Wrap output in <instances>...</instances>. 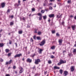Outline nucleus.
Listing matches in <instances>:
<instances>
[{
    "label": "nucleus",
    "instance_id": "nucleus-1",
    "mask_svg": "<svg viewBox=\"0 0 76 76\" xmlns=\"http://www.w3.org/2000/svg\"><path fill=\"white\" fill-rule=\"evenodd\" d=\"M66 63V61H64L62 59H61L60 61V62L58 63V66H60L61 65V64H63L64 63Z\"/></svg>",
    "mask_w": 76,
    "mask_h": 76
},
{
    "label": "nucleus",
    "instance_id": "nucleus-2",
    "mask_svg": "<svg viewBox=\"0 0 76 76\" xmlns=\"http://www.w3.org/2000/svg\"><path fill=\"white\" fill-rule=\"evenodd\" d=\"M45 44V40L44 39L42 42H41L39 44L40 46H42L44 45V44Z\"/></svg>",
    "mask_w": 76,
    "mask_h": 76
},
{
    "label": "nucleus",
    "instance_id": "nucleus-3",
    "mask_svg": "<svg viewBox=\"0 0 76 76\" xmlns=\"http://www.w3.org/2000/svg\"><path fill=\"white\" fill-rule=\"evenodd\" d=\"M39 62H41V60L39 59H37L35 60L34 63L35 64H38Z\"/></svg>",
    "mask_w": 76,
    "mask_h": 76
},
{
    "label": "nucleus",
    "instance_id": "nucleus-4",
    "mask_svg": "<svg viewBox=\"0 0 76 76\" xmlns=\"http://www.w3.org/2000/svg\"><path fill=\"white\" fill-rule=\"evenodd\" d=\"M26 61H27V62L30 63H31V62H32V59L28 58H27V60H26Z\"/></svg>",
    "mask_w": 76,
    "mask_h": 76
},
{
    "label": "nucleus",
    "instance_id": "nucleus-5",
    "mask_svg": "<svg viewBox=\"0 0 76 76\" xmlns=\"http://www.w3.org/2000/svg\"><path fill=\"white\" fill-rule=\"evenodd\" d=\"M75 70V66H72L71 67V72H74Z\"/></svg>",
    "mask_w": 76,
    "mask_h": 76
},
{
    "label": "nucleus",
    "instance_id": "nucleus-6",
    "mask_svg": "<svg viewBox=\"0 0 76 76\" xmlns=\"http://www.w3.org/2000/svg\"><path fill=\"white\" fill-rule=\"evenodd\" d=\"M62 42H63V40H62V39L59 40L58 42H59V45H62Z\"/></svg>",
    "mask_w": 76,
    "mask_h": 76
},
{
    "label": "nucleus",
    "instance_id": "nucleus-7",
    "mask_svg": "<svg viewBox=\"0 0 76 76\" xmlns=\"http://www.w3.org/2000/svg\"><path fill=\"white\" fill-rule=\"evenodd\" d=\"M49 17L50 18H54V15L53 14L49 15Z\"/></svg>",
    "mask_w": 76,
    "mask_h": 76
},
{
    "label": "nucleus",
    "instance_id": "nucleus-8",
    "mask_svg": "<svg viewBox=\"0 0 76 76\" xmlns=\"http://www.w3.org/2000/svg\"><path fill=\"white\" fill-rule=\"evenodd\" d=\"M68 73V72L67 71H65L64 72V76H66L67 75Z\"/></svg>",
    "mask_w": 76,
    "mask_h": 76
},
{
    "label": "nucleus",
    "instance_id": "nucleus-9",
    "mask_svg": "<svg viewBox=\"0 0 76 76\" xmlns=\"http://www.w3.org/2000/svg\"><path fill=\"white\" fill-rule=\"evenodd\" d=\"M38 50H38V52H39V54H41V53H42V51H43V50H42V49H38Z\"/></svg>",
    "mask_w": 76,
    "mask_h": 76
},
{
    "label": "nucleus",
    "instance_id": "nucleus-10",
    "mask_svg": "<svg viewBox=\"0 0 76 76\" xmlns=\"http://www.w3.org/2000/svg\"><path fill=\"white\" fill-rule=\"evenodd\" d=\"M23 72V69L22 67H21V69L19 71V73H22Z\"/></svg>",
    "mask_w": 76,
    "mask_h": 76
},
{
    "label": "nucleus",
    "instance_id": "nucleus-11",
    "mask_svg": "<svg viewBox=\"0 0 76 76\" xmlns=\"http://www.w3.org/2000/svg\"><path fill=\"white\" fill-rule=\"evenodd\" d=\"M72 30H75V29L76 28V25H74L72 26Z\"/></svg>",
    "mask_w": 76,
    "mask_h": 76
},
{
    "label": "nucleus",
    "instance_id": "nucleus-12",
    "mask_svg": "<svg viewBox=\"0 0 76 76\" xmlns=\"http://www.w3.org/2000/svg\"><path fill=\"white\" fill-rule=\"evenodd\" d=\"M1 5L2 7L3 8V7L5 6V4L4 3H3L1 4Z\"/></svg>",
    "mask_w": 76,
    "mask_h": 76
},
{
    "label": "nucleus",
    "instance_id": "nucleus-13",
    "mask_svg": "<svg viewBox=\"0 0 76 76\" xmlns=\"http://www.w3.org/2000/svg\"><path fill=\"white\" fill-rule=\"evenodd\" d=\"M10 51V50L8 49H5V51L7 53L9 52Z\"/></svg>",
    "mask_w": 76,
    "mask_h": 76
},
{
    "label": "nucleus",
    "instance_id": "nucleus-14",
    "mask_svg": "<svg viewBox=\"0 0 76 76\" xmlns=\"http://www.w3.org/2000/svg\"><path fill=\"white\" fill-rule=\"evenodd\" d=\"M54 69H60V67L56 66H54Z\"/></svg>",
    "mask_w": 76,
    "mask_h": 76
},
{
    "label": "nucleus",
    "instance_id": "nucleus-15",
    "mask_svg": "<svg viewBox=\"0 0 76 76\" xmlns=\"http://www.w3.org/2000/svg\"><path fill=\"white\" fill-rule=\"evenodd\" d=\"M16 55L17 56V57H20V56H22L21 54H16Z\"/></svg>",
    "mask_w": 76,
    "mask_h": 76
},
{
    "label": "nucleus",
    "instance_id": "nucleus-16",
    "mask_svg": "<svg viewBox=\"0 0 76 76\" xmlns=\"http://www.w3.org/2000/svg\"><path fill=\"white\" fill-rule=\"evenodd\" d=\"M4 46L3 43H0V47H3Z\"/></svg>",
    "mask_w": 76,
    "mask_h": 76
},
{
    "label": "nucleus",
    "instance_id": "nucleus-17",
    "mask_svg": "<svg viewBox=\"0 0 76 76\" xmlns=\"http://www.w3.org/2000/svg\"><path fill=\"white\" fill-rule=\"evenodd\" d=\"M22 32H23V31L22 30L18 31V33L19 34H22Z\"/></svg>",
    "mask_w": 76,
    "mask_h": 76
},
{
    "label": "nucleus",
    "instance_id": "nucleus-18",
    "mask_svg": "<svg viewBox=\"0 0 76 76\" xmlns=\"http://www.w3.org/2000/svg\"><path fill=\"white\" fill-rule=\"evenodd\" d=\"M43 17V19H44V20H45V19H47V16L46 15H45Z\"/></svg>",
    "mask_w": 76,
    "mask_h": 76
},
{
    "label": "nucleus",
    "instance_id": "nucleus-19",
    "mask_svg": "<svg viewBox=\"0 0 76 76\" xmlns=\"http://www.w3.org/2000/svg\"><path fill=\"white\" fill-rule=\"evenodd\" d=\"M59 72L60 74H62L63 73V70L62 69H60L59 70Z\"/></svg>",
    "mask_w": 76,
    "mask_h": 76
},
{
    "label": "nucleus",
    "instance_id": "nucleus-20",
    "mask_svg": "<svg viewBox=\"0 0 76 76\" xmlns=\"http://www.w3.org/2000/svg\"><path fill=\"white\" fill-rule=\"evenodd\" d=\"M32 12H35V9L34 8H33L31 9Z\"/></svg>",
    "mask_w": 76,
    "mask_h": 76
},
{
    "label": "nucleus",
    "instance_id": "nucleus-21",
    "mask_svg": "<svg viewBox=\"0 0 76 76\" xmlns=\"http://www.w3.org/2000/svg\"><path fill=\"white\" fill-rule=\"evenodd\" d=\"M55 32H56V31L55 30H53L52 31V33L53 34H55Z\"/></svg>",
    "mask_w": 76,
    "mask_h": 76
},
{
    "label": "nucleus",
    "instance_id": "nucleus-22",
    "mask_svg": "<svg viewBox=\"0 0 76 76\" xmlns=\"http://www.w3.org/2000/svg\"><path fill=\"white\" fill-rule=\"evenodd\" d=\"M42 32L41 31H39L38 33V34L39 35H40L41 34Z\"/></svg>",
    "mask_w": 76,
    "mask_h": 76
},
{
    "label": "nucleus",
    "instance_id": "nucleus-23",
    "mask_svg": "<svg viewBox=\"0 0 76 76\" xmlns=\"http://www.w3.org/2000/svg\"><path fill=\"white\" fill-rule=\"evenodd\" d=\"M44 12H45V10H42L41 11V13H44Z\"/></svg>",
    "mask_w": 76,
    "mask_h": 76
},
{
    "label": "nucleus",
    "instance_id": "nucleus-24",
    "mask_svg": "<svg viewBox=\"0 0 76 76\" xmlns=\"http://www.w3.org/2000/svg\"><path fill=\"white\" fill-rule=\"evenodd\" d=\"M39 20H42V16H40L39 18Z\"/></svg>",
    "mask_w": 76,
    "mask_h": 76
},
{
    "label": "nucleus",
    "instance_id": "nucleus-25",
    "mask_svg": "<svg viewBox=\"0 0 76 76\" xmlns=\"http://www.w3.org/2000/svg\"><path fill=\"white\" fill-rule=\"evenodd\" d=\"M51 48L52 49V50H54V49L55 48V46H53L51 47Z\"/></svg>",
    "mask_w": 76,
    "mask_h": 76
},
{
    "label": "nucleus",
    "instance_id": "nucleus-26",
    "mask_svg": "<svg viewBox=\"0 0 76 76\" xmlns=\"http://www.w3.org/2000/svg\"><path fill=\"white\" fill-rule=\"evenodd\" d=\"M12 61V59L10 60V61L8 62L9 63V64H11Z\"/></svg>",
    "mask_w": 76,
    "mask_h": 76
},
{
    "label": "nucleus",
    "instance_id": "nucleus-27",
    "mask_svg": "<svg viewBox=\"0 0 76 76\" xmlns=\"http://www.w3.org/2000/svg\"><path fill=\"white\" fill-rule=\"evenodd\" d=\"M68 56H69L70 57H72V56H73V55L71 53H69Z\"/></svg>",
    "mask_w": 76,
    "mask_h": 76
},
{
    "label": "nucleus",
    "instance_id": "nucleus-28",
    "mask_svg": "<svg viewBox=\"0 0 76 76\" xmlns=\"http://www.w3.org/2000/svg\"><path fill=\"white\" fill-rule=\"evenodd\" d=\"M51 61L50 60H49L48 61V64H51Z\"/></svg>",
    "mask_w": 76,
    "mask_h": 76
},
{
    "label": "nucleus",
    "instance_id": "nucleus-29",
    "mask_svg": "<svg viewBox=\"0 0 76 76\" xmlns=\"http://www.w3.org/2000/svg\"><path fill=\"white\" fill-rule=\"evenodd\" d=\"M38 16H42V14L41 13H39L38 14Z\"/></svg>",
    "mask_w": 76,
    "mask_h": 76
},
{
    "label": "nucleus",
    "instance_id": "nucleus-30",
    "mask_svg": "<svg viewBox=\"0 0 76 76\" xmlns=\"http://www.w3.org/2000/svg\"><path fill=\"white\" fill-rule=\"evenodd\" d=\"M19 5V4H18L17 3H16L14 5V6H18Z\"/></svg>",
    "mask_w": 76,
    "mask_h": 76
},
{
    "label": "nucleus",
    "instance_id": "nucleus-31",
    "mask_svg": "<svg viewBox=\"0 0 76 76\" xmlns=\"http://www.w3.org/2000/svg\"><path fill=\"white\" fill-rule=\"evenodd\" d=\"M37 38L38 40H39L40 39V37H37Z\"/></svg>",
    "mask_w": 76,
    "mask_h": 76
},
{
    "label": "nucleus",
    "instance_id": "nucleus-32",
    "mask_svg": "<svg viewBox=\"0 0 76 76\" xmlns=\"http://www.w3.org/2000/svg\"><path fill=\"white\" fill-rule=\"evenodd\" d=\"M57 17L58 18H60L61 17V15L60 16L57 15Z\"/></svg>",
    "mask_w": 76,
    "mask_h": 76
},
{
    "label": "nucleus",
    "instance_id": "nucleus-33",
    "mask_svg": "<svg viewBox=\"0 0 76 76\" xmlns=\"http://www.w3.org/2000/svg\"><path fill=\"white\" fill-rule=\"evenodd\" d=\"M71 3V1L69 0L67 1V3Z\"/></svg>",
    "mask_w": 76,
    "mask_h": 76
},
{
    "label": "nucleus",
    "instance_id": "nucleus-34",
    "mask_svg": "<svg viewBox=\"0 0 76 76\" xmlns=\"http://www.w3.org/2000/svg\"><path fill=\"white\" fill-rule=\"evenodd\" d=\"M56 36H58V37H59L60 36V35L59 34H58V33H56Z\"/></svg>",
    "mask_w": 76,
    "mask_h": 76
},
{
    "label": "nucleus",
    "instance_id": "nucleus-35",
    "mask_svg": "<svg viewBox=\"0 0 76 76\" xmlns=\"http://www.w3.org/2000/svg\"><path fill=\"white\" fill-rule=\"evenodd\" d=\"M8 64H9V62H6L5 65H7Z\"/></svg>",
    "mask_w": 76,
    "mask_h": 76
},
{
    "label": "nucleus",
    "instance_id": "nucleus-36",
    "mask_svg": "<svg viewBox=\"0 0 76 76\" xmlns=\"http://www.w3.org/2000/svg\"><path fill=\"white\" fill-rule=\"evenodd\" d=\"M1 58V60H0L1 62H3V59H2L1 58Z\"/></svg>",
    "mask_w": 76,
    "mask_h": 76
},
{
    "label": "nucleus",
    "instance_id": "nucleus-37",
    "mask_svg": "<svg viewBox=\"0 0 76 76\" xmlns=\"http://www.w3.org/2000/svg\"><path fill=\"white\" fill-rule=\"evenodd\" d=\"M34 33L35 34H37V30L36 29L35 31H34Z\"/></svg>",
    "mask_w": 76,
    "mask_h": 76
},
{
    "label": "nucleus",
    "instance_id": "nucleus-38",
    "mask_svg": "<svg viewBox=\"0 0 76 76\" xmlns=\"http://www.w3.org/2000/svg\"><path fill=\"white\" fill-rule=\"evenodd\" d=\"M10 9H8L7 10V13H9V12H10Z\"/></svg>",
    "mask_w": 76,
    "mask_h": 76
},
{
    "label": "nucleus",
    "instance_id": "nucleus-39",
    "mask_svg": "<svg viewBox=\"0 0 76 76\" xmlns=\"http://www.w3.org/2000/svg\"><path fill=\"white\" fill-rule=\"evenodd\" d=\"M30 41L31 42H33V41H34L33 40V39H32V38H31Z\"/></svg>",
    "mask_w": 76,
    "mask_h": 76
},
{
    "label": "nucleus",
    "instance_id": "nucleus-40",
    "mask_svg": "<svg viewBox=\"0 0 76 76\" xmlns=\"http://www.w3.org/2000/svg\"><path fill=\"white\" fill-rule=\"evenodd\" d=\"M13 22H11L10 23V25H13Z\"/></svg>",
    "mask_w": 76,
    "mask_h": 76
},
{
    "label": "nucleus",
    "instance_id": "nucleus-41",
    "mask_svg": "<svg viewBox=\"0 0 76 76\" xmlns=\"http://www.w3.org/2000/svg\"><path fill=\"white\" fill-rule=\"evenodd\" d=\"M54 56L52 55V56H51V57H50V58H54Z\"/></svg>",
    "mask_w": 76,
    "mask_h": 76
},
{
    "label": "nucleus",
    "instance_id": "nucleus-42",
    "mask_svg": "<svg viewBox=\"0 0 76 76\" xmlns=\"http://www.w3.org/2000/svg\"><path fill=\"white\" fill-rule=\"evenodd\" d=\"M49 9L50 10H52L53 9V8L51 7H49Z\"/></svg>",
    "mask_w": 76,
    "mask_h": 76
},
{
    "label": "nucleus",
    "instance_id": "nucleus-43",
    "mask_svg": "<svg viewBox=\"0 0 76 76\" xmlns=\"http://www.w3.org/2000/svg\"><path fill=\"white\" fill-rule=\"evenodd\" d=\"M33 38L35 40L36 39V36H34V37H33Z\"/></svg>",
    "mask_w": 76,
    "mask_h": 76
},
{
    "label": "nucleus",
    "instance_id": "nucleus-44",
    "mask_svg": "<svg viewBox=\"0 0 76 76\" xmlns=\"http://www.w3.org/2000/svg\"><path fill=\"white\" fill-rule=\"evenodd\" d=\"M73 53H75V52H76V49H74V50L73 51Z\"/></svg>",
    "mask_w": 76,
    "mask_h": 76
},
{
    "label": "nucleus",
    "instance_id": "nucleus-45",
    "mask_svg": "<svg viewBox=\"0 0 76 76\" xmlns=\"http://www.w3.org/2000/svg\"><path fill=\"white\" fill-rule=\"evenodd\" d=\"M12 44V41L10 40L9 41V44L10 45Z\"/></svg>",
    "mask_w": 76,
    "mask_h": 76
},
{
    "label": "nucleus",
    "instance_id": "nucleus-46",
    "mask_svg": "<svg viewBox=\"0 0 76 76\" xmlns=\"http://www.w3.org/2000/svg\"><path fill=\"white\" fill-rule=\"evenodd\" d=\"M17 57H18V56H17V55H16L14 56V58H16Z\"/></svg>",
    "mask_w": 76,
    "mask_h": 76
},
{
    "label": "nucleus",
    "instance_id": "nucleus-47",
    "mask_svg": "<svg viewBox=\"0 0 76 76\" xmlns=\"http://www.w3.org/2000/svg\"><path fill=\"white\" fill-rule=\"evenodd\" d=\"M15 45H16V47H18V44H17V43H15Z\"/></svg>",
    "mask_w": 76,
    "mask_h": 76
},
{
    "label": "nucleus",
    "instance_id": "nucleus-48",
    "mask_svg": "<svg viewBox=\"0 0 76 76\" xmlns=\"http://www.w3.org/2000/svg\"><path fill=\"white\" fill-rule=\"evenodd\" d=\"M22 19H23V20H25L26 19V18H25V17H23L22 18Z\"/></svg>",
    "mask_w": 76,
    "mask_h": 76
},
{
    "label": "nucleus",
    "instance_id": "nucleus-49",
    "mask_svg": "<svg viewBox=\"0 0 76 76\" xmlns=\"http://www.w3.org/2000/svg\"><path fill=\"white\" fill-rule=\"evenodd\" d=\"M16 66H13V69H16Z\"/></svg>",
    "mask_w": 76,
    "mask_h": 76
},
{
    "label": "nucleus",
    "instance_id": "nucleus-50",
    "mask_svg": "<svg viewBox=\"0 0 76 76\" xmlns=\"http://www.w3.org/2000/svg\"><path fill=\"white\" fill-rule=\"evenodd\" d=\"M11 55V53H9L8 54V56H10Z\"/></svg>",
    "mask_w": 76,
    "mask_h": 76
},
{
    "label": "nucleus",
    "instance_id": "nucleus-51",
    "mask_svg": "<svg viewBox=\"0 0 76 76\" xmlns=\"http://www.w3.org/2000/svg\"><path fill=\"white\" fill-rule=\"evenodd\" d=\"M64 22H63L62 23V25H64Z\"/></svg>",
    "mask_w": 76,
    "mask_h": 76
},
{
    "label": "nucleus",
    "instance_id": "nucleus-52",
    "mask_svg": "<svg viewBox=\"0 0 76 76\" xmlns=\"http://www.w3.org/2000/svg\"><path fill=\"white\" fill-rule=\"evenodd\" d=\"M14 16L13 15H11V18H13Z\"/></svg>",
    "mask_w": 76,
    "mask_h": 76
},
{
    "label": "nucleus",
    "instance_id": "nucleus-53",
    "mask_svg": "<svg viewBox=\"0 0 76 76\" xmlns=\"http://www.w3.org/2000/svg\"><path fill=\"white\" fill-rule=\"evenodd\" d=\"M45 11H46V12H48V11L49 10H45Z\"/></svg>",
    "mask_w": 76,
    "mask_h": 76
},
{
    "label": "nucleus",
    "instance_id": "nucleus-54",
    "mask_svg": "<svg viewBox=\"0 0 76 76\" xmlns=\"http://www.w3.org/2000/svg\"><path fill=\"white\" fill-rule=\"evenodd\" d=\"M74 19H75V20H76V16H75V17H74Z\"/></svg>",
    "mask_w": 76,
    "mask_h": 76
},
{
    "label": "nucleus",
    "instance_id": "nucleus-55",
    "mask_svg": "<svg viewBox=\"0 0 76 76\" xmlns=\"http://www.w3.org/2000/svg\"><path fill=\"white\" fill-rule=\"evenodd\" d=\"M35 69V66H34L33 68V69Z\"/></svg>",
    "mask_w": 76,
    "mask_h": 76
},
{
    "label": "nucleus",
    "instance_id": "nucleus-56",
    "mask_svg": "<svg viewBox=\"0 0 76 76\" xmlns=\"http://www.w3.org/2000/svg\"><path fill=\"white\" fill-rule=\"evenodd\" d=\"M35 56V54L33 55L32 56V57H34Z\"/></svg>",
    "mask_w": 76,
    "mask_h": 76
},
{
    "label": "nucleus",
    "instance_id": "nucleus-57",
    "mask_svg": "<svg viewBox=\"0 0 76 76\" xmlns=\"http://www.w3.org/2000/svg\"><path fill=\"white\" fill-rule=\"evenodd\" d=\"M20 1L19 0L18 1V3H19V4H20Z\"/></svg>",
    "mask_w": 76,
    "mask_h": 76
},
{
    "label": "nucleus",
    "instance_id": "nucleus-58",
    "mask_svg": "<svg viewBox=\"0 0 76 76\" xmlns=\"http://www.w3.org/2000/svg\"><path fill=\"white\" fill-rule=\"evenodd\" d=\"M51 21V20H50V19H49L48 20V22H49L50 23V21Z\"/></svg>",
    "mask_w": 76,
    "mask_h": 76
},
{
    "label": "nucleus",
    "instance_id": "nucleus-59",
    "mask_svg": "<svg viewBox=\"0 0 76 76\" xmlns=\"http://www.w3.org/2000/svg\"><path fill=\"white\" fill-rule=\"evenodd\" d=\"M63 53H66V50H64L63 52Z\"/></svg>",
    "mask_w": 76,
    "mask_h": 76
},
{
    "label": "nucleus",
    "instance_id": "nucleus-60",
    "mask_svg": "<svg viewBox=\"0 0 76 76\" xmlns=\"http://www.w3.org/2000/svg\"><path fill=\"white\" fill-rule=\"evenodd\" d=\"M54 0H50V1H51V2H52V1H54Z\"/></svg>",
    "mask_w": 76,
    "mask_h": 76
},
{
    "label": "nucleus",
    "instance_id": "nucleus-61",
    "mask_svg": "<svg viewBox=\"0 0 76 76\" xmlns=\"http://www.w3.org/2000/svg\"><path fill=\"white\" fill-rule=\"evenodd\" d=\"M73 15H71L70 16V18H73Z\"/></svg>",
    "mask_w": 76,
    "mask_h": 76
},
{
    "label": "nucleus",
    "instance_id": "nucleus-62",
    "mask_svg": "<svg viewBox=\"0 0 76 76\" xmlns=\"http://www.w3.org/2000/svg\"><path fill=\"white\" fill-rule=\"evenodd\" d=\"M47 74V72H45V74L46 75Z\"/></svg>",
    "mask_w": 76,
    "mask_h": 76
},
{
    "label": "nucleus",
    "instance_id": "nucleus-63",
    "mask_svg": "<svg viewBox=\"0 0 76 76\" xmlns=\"http://www.w3.org/2000/svg\"><path fill=\"white\" fill-rule=\"evenodd\" d=\"M27 28H29V26L28 25L27 26Z\"/></svg>",
    "mask_w": 76,
    "mask_h": 76
},
{
    "label": "nucleus",
    "instance_id": "nucleus-64",
    "mask_svg": "<svg viewBox=\"0 0 76 76\" xmlns=\"http://www.w3.org/2000/svg\"><path fill=\"white\" fill-rule=\"evenodd\" d=\"M74 46L76 47V44L74 45Z\"/></svg>",
    "mask_w": 76,
    "mask_h": 76
}]
</instances>
